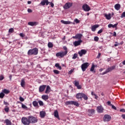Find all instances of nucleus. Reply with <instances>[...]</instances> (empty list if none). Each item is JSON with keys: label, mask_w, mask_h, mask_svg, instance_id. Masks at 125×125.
<instances>
[{"label": "nucleus", "mask_w": 125, "mask_h": 125, "mask_svg": "<svg viewBox=\"0 0 125 125\" xmlns=\"http://www.w3.org/2000/svg\"><path fill=\"white\" fill-rule=\"evenodd\" d=\"M76 97L78 100H82V98H83L85 100H87V99H88L87 96L85 95V94L83 93H77L76 95Z\"/></svg>", "instance_id": "1"}, {"label": "nucleus", "mask_w": 125, "mask_h": 125, "mask_svg": "<svg viewBox=\"0 0 125 125\" xmlns=\"http://www.w3.org/2000/svg\"><path fill=\"white\" fill-rule=\"evenodd\" d=\"M38 53H39V50L37 48L30 49L27 52L28 55H38Z\"/></svg>", "instance_id": "2"}, {"label": "nucleus", "mask_w": 125, "mask_h": 125, "mask_svg": "<svg viewBox=\"0 0 125 125\" xmlns=\"http://www.w3.org/2000/svg\"><path fill=\"white\" fill-rule=\"evenodd\" d=\"M29 124H36L38 123V119L33 116H28Z\"/></svg>", "instance_id": "3"}, {"label": "nucleus", "mask_w": 125, "mask_h": 125, "mask_svg": "<svg viewBox=\"0 0 125 125\" xmlns=\"http://www.w3.org/2000/svg\"><path fill=\"white\" fill-rule=\"evenodd\" d=\"M66 105H74V106H76V107H79L80 106V104L78 102L76 101H67L65 103Z\"/></svg>", "instance_id": "4"}, {"label": "nucleus", "mask_w": 125, "mask_h": 125, "mask_svg": "<svg viewBox=\"0 0 125 125\" xmlns=\"http://www.w3.org/2000/svg\"><path fill=\"white\" fill-rule=\"evenodd\" d=\"M21 123L24 125H30V121H29V118L27 117H22L21 118Z\"/></svg>", "instance_id": "5"}, {"label": "nucleus", "mask_w": 125, "mask_h": 125, "mask_svg": "<svg viewBox=\"0 0 125 125\" xmlns=\"http://www.w3.org/2000/svg\"><path fill=\"white\" fill-rule=\"evenodd\" d=\"M65 55H67V53L66 52H64V51L57 53L56 54V56H57V57H61V58L64 57Z\"/></svg>", "instance_id": "6"}, {"label": "nucleus", "mask_w": 125, "mask_h": 125, "mask_svg": "<svg viewBox=\"0 0 125 125\" xmlns=\"http://www.w3.org/2000/svg\"><path fill=\"white\" fill-rule=\"evenodd\" d=\"M88 66H89V63H88V62H85L82 64L81 65V69L83 72H84L86 69H87Z\"/></svg>", "instance_id": "7"}, {"label": "nucleus", "mask_w": 125, "mask_h": 125, "mask_svg": "<svg viewBox=\"0 0 125 125\" xmlns=\"http://www.w3.org/2000/svg\"><path fill=\"white\" fill-rule=\"evenodd\" d=\"M82 8L83 11H86V12H88V11L90 10V7L86 4H83L82 6Z\"/></svg>", "instance_id": "8"}, {"label": "nucleus", "mask_w": 125, "mask_h": 125, "mask_svg": "<svg viewBox=\"0 0 125 125\" xmlns=\"http://www.w3.org/2000/svg\"><path fill=\"white\" fill-rule=\"evenodd\" d=\"M111 116L108 114L104 115V122H110V121H111Z\"/></svg>", "instance_id": "9"}, {"label": "nucleus", "mask_w": 125, "mask_h": 125, "mask_svg": "<svg viewBox=\"0 0 125 125\" xmlns=\"http://www.w3.org/2000/svg\"><path fill=\"white\" fill-rule=\"evenodd\" d=\"M73 84L74 85L77 87L78 89H82V85H80L79 81L75 80L73 82Z\"/></svg>", "instance_id": "10"}, {"label": "nucleus", "mask_w": 125, "mask_h": 125, "mask_svg": "<svg viewBox=\"0 0 125 125\" xmlns=\"http://www.w3.org/2000/svg\"><path fill=\"white\" fill-rule=\"evenodd\" d=\"M73 5V3L67 2L63 6L64 9H69Z\"/></svg>", "instance_id": "11"}, {"label": "nucleus", "mask_w": 125, "mask_h": 125, "mask_svg": "<svg viewBox=\"0 0 125 125\" xmlns=\"http://www.w3.org/2000/svg\"><path fill=\"white\" fill-rule=\"evenodd\" d=\"M104 110V108H103V106L102 105H100L97 106V111L99 114H101L103 113V111Z\"/></svg>", "instance_id": "12"}, {"label": "nucleus", "mask_w": 125, "mask_h": 125, "mask_svg": "<svg viewBox=\"0 0 125 125\" xmlns=\"http://www.w3.org/2000/svg\"><path fill=\"white\" fill-rule=\"evenodd\" d=\"M47 5L49 4V2L48 0H42L41 3H40V5L43 6L44 5Z\"/></svg>", "instance_id": "13"}, {"label": "nucleus", "mask_w": 125, "mask_h": 125, "mask_svg": "<svg viewBox=\"0 0 125 125\" xmlns=\"http://www.w3.org/2000/svg\"><path fill=\"white\" fill-rule=\"evenodd\" d=\"M86 52L87 51L86 50L82 49L80 51H79L78 54H79L80 57H82L83 55H85V54H86Z\"/></svg>", "instance_id": "14"}, {"label": "nucleus", "mask_w": 125, "mask_h": 125, "mask_svg": "<svg viewBox=\"0 0 125 125\" xmlns=\"http://www.w3.org/2000/svg\"><path fill=\"white\" fill-rule=\"evenodd\" d=\"M61 23L62 24H64V25H69L70 24H73V25H75V22H72L69 21H65L63 20L61 21Z\"/></svg>", "instance_id": "15"}, {"label": "nucleus", "mask_w": 125, "mask_h": 125, "mask_svg": "<svg viewBox=\"0 0 125 125\" xmlns=\"http://www.w3.org/2000/svg\"><path fill=\"white\" fill-rule=\"evenodd\" d=\"M87 112L89 116H92V115H94L95 110L93 109H89Z\"/></svg>", "instance_id": "16"}, {"label": "nucleus", "mask_w": 125, "mask_h": 125, "mask_svg": "<svg viewBox=\"0 0 125 125\" xmlns=\"http://www.w3.org/2000/svg\"><path fill=\"white\" fill-rule=\"evenodd\" d=\"M45 87H46V85H42L40 86L39 92H42V91H44V90L45 89Z\"/></svg>", "instance_id": "17"}, {"label": "nucleus", "mask_w": 125, "mask_h": 125, "mask_svg": "<svg viewBox=\"0 0 125 125\" xmlns=\"http://www.w3.org/2000/svg\"><path fill=\"white\" fill-rule=\"evenodd\" d=\"M83 42V41L78 40L77 41H75L73 42V44L74 46H79V45H81V43Z\"/></svg>", "instance_id": "18"}, {"label": "nucleus", "mask_w": 125, "mask_h": 125, "mask_svg": "<svg viewBox=\"0 0 125 125\" xmlns=\"http://www.w3.org/2000/svg\"><path fill=\"white\" fill-rule=\"evenodd\" d=\"M21 87H25V85H26V82H25V79L22 78L21 82Z\"/></svg>", "instance_id": "19"}, {"label": "nucleus", "mask_w": 125, "mask_h": 125, "mask_svg": "<svg viewBox=\"0 0 125 125\" xmlns=\"http://www.w3.org/2000/svg\"><path fill=\"white\" fill-rule=\"evenodd\" d=\"M82 37H83V34H78L76 35L75 38H76V40H79V41H82Z\"/></svg>", "instance_id": "20"}, {"label": "nucleus", "mask_w": 125, "mask_h": 125, "mask_svg": "<svg viewBox=\"0 0 125 125\" xmlns=\"http://www.w3.org/2000/svg\"><path fill=\"white\" fill-rule=\"evenodd\" d=\"M40 115L41 118H43L44 117H45V115H46V113H45V111H42L40 112Z\"/></svg>", "instance_id": "21"}, {"label": "nucleus", "mask_w": 125, "mask_h": 125, "mask_svg": "<svg viewBox=\"0 0 125 125\" xmlns=\"http://www.w3.org/2000/svg\"><path fill=\"white\" fill-rule=\"evenodd\" d=\"M98 27H99L98 24H95L92 26L91 31H92V32H95L97 28H98Z\"/></svg>", "instance_id": "22"}, {"label": "nucleus", "mask_w": 125, "mask_h": 125, "mask_svg": "<svg viewBox=\"0 0 125 125\" xmlns=\"http://www.w3.org/2000/svg\"><path fill=\"white\" fill-rule=\"evenodd\" d=\"M28 25H29V26H37L38 23L36 21H30L28 23Z\"/></svg>", "instance_id": "23"}, {"label": "nucleus", "mask_w": 125, "mask_h": 125, "mask_svg": "<svg viewBox=\"0 0 125 125\" xmlns=\"http://www.w3.org/2000/svg\"><path fill=\"white\" fill-rule=\"evenodd\" d=\"M32 104L34 107H36V108H39V102H37V101H34L32 102Z\"/></svg>", "instance_id": "24"}, {"label": "nucleus", "mask_w": 125, "mask_h": 125, "mask_svg": "<svg viewBox=\"0 0 125 125\" xmlns=\"http://www.w3.org/2000/svg\"><path fill=\"white\" fill-rule=\"evenodd\" d=\"M117 26H118V23H115L114 25L110 23L108 25V28H117Z\"/></svg>", "instance_id": "25"}, {"label": "nucleus", "mask_w": 125, "mask_h": 125, "mask_svg": "<svg viewBox=\"0 0 125 125\" xmlns=\"http://www.w3.org/2000/svg\"><path fill=\"white\" fill-rule=\"evenodd\" d=\"M54 115L55 118H57V119H59V114L57 110L54 111Z\"/></svg>", "instance_id": "26"}, {"label": "nucleus", "mask_w": 125, "mask_h": 125, "mask_svg": "<svg viewBox=\"0 0 125 125\" xmlns=\"http://www.w3.org/2000/svg\"><path fill=\"white\" fill-rule=\"evenodd\" d=\"M49 92H50V86H49V85H47L46 86V89L45 91V93H46V94H48Z\"/></svg>", "instance_id": "27"}, {"label": "nucleus", "mask_w": 125, "mask_h": 125, "mask_svg": "<svg viewBox=\"0 0 125 125\" xmlns=\"http://www.w3.org/2000/svg\"><path fill=\"white\" fill-rule=\"evenodd\" d=\"M104 16L106 18V19H107V20H110V19H111V14H104Z\"/></svg>", "instance_id": "28"}, {"label": "nucleus", "mask_w": 125, "mask_h": 125, "mask_svg": "<svg viewBox=\"0 0 125 125\" xmlns=\"http://www.w3.org/2000/svg\"><path fill=\"white\" fill-rule=\"evenodd\" d=\"M114 7L116 10H120V9L121 8V4H116Z\"/></svg>", "instance_id": "29"}, {"label": "nucleus", "mask_w": 125, "mask_h": 125, "mask_svg": "<svg viewBox=\"0 0 125 125\" xmlns=\"http://www.w3.org/2000/svg\"><path fill=\"white\" fill-rule=\"evenodd\" d=\"M42 99H43V100H45V101H46V100H47V99H48V98H49V97H48V95H43L42 96Z\"/></svg>", "instance_id": "30"}, {"label": "nucleus", "mask_w": 125, "mask_h": 125, "mask_svg": "<svg viewBox=\"0 0 125 125\" xmlns=\"http://www.w3.org/2000/svg\"><path fill=\"white\" fill-rule=\"evenodd\" d=\"M5 122L6 123V125H12V124L11 123V122L9 121V120L8 119H6Z\"/></svg>", "instance_id": "31"}, {"label": "nucleus", "mask_w": 125, "mask_h": 125, "mask_svg": "<svg viewBox=\"0 0 125 125\" xmlns=\"http://www.w3.org/2000/svg\"><path fill=\"white\" fill-rule=\"evenodd\" d=\"M2 92H3L4 93H5V94H8L9 93H10V91H9V90H7L6 89H4L2 90Z\"/></svg>", "instance_id": "32"}, {"label": "nucleus", "mask_w": 125, "mask_h": 125, "mask_svg": "<svg viewBox=\"0 0 125 125\" xmlns=\"http://www.w3.org/2000/svg\"><path fill=\"white\" fill-rule=\"evenodd\" d=\"M55 66V67H56V68H57V69H59V70H62V67H61V66H60V64H59V63H56Z\"/></svg>", "instance_id": "33"}, {"label": "nucleus", "mask_w": 125, "mask_h": 125, "mask_svg": "<svg viewBox=\"0 0 125 125\" xmlns=\"http://www.w3.org/2000/svg\"><path fill=\"white\" fill-rule=\"evenodd\" d=\"M94 68H95V65L93 64L90 69L91 72H93V73H95V70H94Z\"/></svg>", "instance_id": "34"}, {"label": "nucleus", "mask_w": 125, "mask_h": 125, "mask_svg": "<svg viewBox=\"0 0 125 125\" xmlns=\"http://www.w3.org/2000/svg\"><path fill=\"white\" fill-rule=\"evenodd\" d=\"M48 47L49 48H52V47H53V44H52L51 42H49L48 43Z\"/></svg>", "instance_id": "35"}, {"label": "nucleus", "mask_w": 125, "mask_h": 125, "mask_svg": "<svg viewBox=\"0 0 125 125\" xmlns=\"http://www.w3.org/2000/svg\"><path fill=\"white\" fill-rule=\"evenodd\" d=\"M62 48L64 50H65L64 51H63V52H66V54H67V53H68V49L67 48V47L66 46H64L62 47Z\"/></svg>", "instance_id": "36"}, {"label": "nucleus", "mask_w": 125, "mask_h": 125, "mask_svg": "<svg viewBox=\"0 0 125 125\" xmlns=\"http://www.w3.org/2000/svg\"><path fill=\"white\" fill-rule=\"evenodd\" d=\"M53 72L54 73V74H56V75H58L60 74V71L57 70H54Z\"/></svg>", "instance_id": "37"}, {"label": "nucleus", "mask_w": 125, "mask_h": 125, "mask_svg": "<svg viewBox=\"0 0 125 125\" xmlns=\"http://www.w3.org/2000/svg\"><path fill=\"white\" fill-rule=\"evenodd\" d=\"M38 103L39 104L40 106H43V102L42 101H39Z\"/></svg>", "instance_id": "38"}, {"label": "nucleus", "mask_w": 125, "mask_h": 125, "mask_svg": "<svg viewBox=\"0 0 125 125\" xmlns=\"http://www.w3.org/2000/svg\"><path fill=\"white\" fill-rule=\"evenodd\" d=\"M74 22H75L76 24H79L80 21L78 20V19H75L74 21Z\"/></svg>", "instance_id": "39"}, {"label": "nucleus", "mask_w": 125, "mask_h": 125, "mask_svg": "<svg viewBox=\"0 0 125 125\" xmlns=\"http://www.w3.org/2000/svg\"><path fill=\"white\" fill-rule=\"evenodd\" d=\"M5 96V94L2 91V92L0 93V98H3Z\"/></svg>", "instance_id": "40"}, {"label": "nucleus", "mask_w": 125, "mask_h": 125, "mask_svg": "<svg viewBox=\"0 0 125 125\" xmlns=\"http://www.w3.org/2000/svg\"><path fill=\"white\" fill-rule=\"evenodd\" d=\"M21 108H22V109H28V107L23 104H21Z\"/></svg>", "instance_id": "41"}, {"label": "nucleus", "mask_w": 125, "mask_h": 125, "mask_svg": "<svg viewBox=\"0 0 125 125\" xmlns=\"http://www.w3.org/2000/svg\"><path fill=\"white\" fill-rule=\"evenodd\" d=\"M4 111L6 112V113H8L9 111V107L6 106L4 108Z\"/></svg>", "instance_id": "42"}, {"label": "nucleus", "mask_w": 125, "mask_h": 125, "mask_svg": "<svg viewBox=\"0 0 125 125\" xmlns=\"http://www.w3.org/2000/svg\"><path fill=\"white\" fill-rule=\"evenodd\" d=\"M75 70V69H71L69 72H68V74L69 75H72V73H73L74 72V70Z\"/></svg>", "instance_id": "43"}, {"label": "nucleus", "mask_w": 125, "mask_h": 125, "mask_svg": "<svg viewBox=\"0 0 125 125\" xmlns=\"http://www.w3.org/2000/svg\"><path fill=\"white\" fill-rule=\"evenodd\" d=\"M94 40L95 42H98V41H99V38H98V37H97V36L95 37L94 38Z\"/></svg>", "instance_id": "44"}, {"label": "nucleus", "mask_w": 125, "mask_h": 125, "mask_svg": "<svg viewBox=\"0 0 125 125\" xmlns=\"http://www.w3.org/2000/svg\"><path fill=\"white\" fill-rule=\"evenodd\" d=\"M121 18H124V17L125 18V12H124L120 16Z\"/></svg>", "instance_id": "45"}, {"label": "nucleus", "mask_w": 125, "mask_h": 125, "mask_svg": "<svg viewBox=\"0 0 125 125\" xmlns=\"http://www.w3.org/2000/svg\"><path fill=\"white\" fill-rule=\"evenodd\" d=\"M77 57H78V54H74L72 57V59H76V58H77Z\"/></svg>", "instance_id": "46"}, {"label": "nucleus", "mask_w": 125, "mask_h": 125, "mask_svg": "<svg viewBox=\"0 0 125 125\" xmlns=\"http://www.w3.org/2000/svg\"><path fill=\"white\" fill-rule=\"evenodd\" d=\"M14 32V29L13 28H10L9 29V33H13Z\"/></svg>", "instance_id": "47"}, {"label": "nucleus", "mask_w": 125, "mask_h": 125, "mask_svg": "<svg viewBox=\"0 0 125 125\" xmlns=\"http://www.w3.org/2000/svg\"><path fill=\"white\" fill-rule=\"evenodd\" d=\"M106 104L107 105H108V106H112L113 104H111V102L110 101H108L107 103H106Z\"/></svg>", "instance_id": "48"}, {"label": "nucleus", "mask_w": 125, "mask_h": 125, "mask_svg": "<svg viewBox=\"0 0 125 125\" xmlns=\"http://www.w3.org/2000/svg\"><path fill=\"white\" fill-rule=\"evenodd\" d=\"M106 70L107 73H109V72H111V71H112V69H111V67H109Z\"/></svg>", "instance_id": "49"}, {"label": "nucleus", "mask_w": 125, "mask_h": 125, "mask_svg": "<svg viewBox=\"0 0 125 125\" xmlns=\"http://www.w3.org/2000/svg\"><path fill=\"white\" fill-rule=\"evenodd\" d=\"M110 68L111 69V71H113V70H115V69H116V66H111Z\"/></svg>", "instance_id": "50"}, {"label": "nucleus", "mask_w": 125, "mask_h": 125, "mask_svg": "<svg viewBox=\"0 0 125 125\" xmlns=\"http://www.w3.org/2000/svg\"><path fill=\"white\" fill-rule=\"evenodd\" d=\"M20 101H21V102H23V101H24V98H23V97H20Z\"/></svg>", "instance_id": "51"}, {"label": "nucleus", "mask_w": 125, "mask_h": 125, "mask_svg": "<svg viewBox=\"0 0 125 125\" xmlns=\"http://www.w3.org/2000/svg\"><path fill=\"white\" fill-rule=\"evenodd\" d=\"M20 37H21V38H24V37H25V35H24V34L22 33H20Z\"/></svg>", "instance_id": "52"}, {"label": "nucleus", "mask_w": 125, "mask_h": 125, "mask_svg": "<svg viewBox=\"0 0 125 125\" xmlns=\"http://www.w3.org/2000/svg\"><path fill=\"white\" fill-rule=\"evenodd\" d=\"M103 32V29H101L100 30L98 31V34H101Z\"/></svg>", "instance_id": "53"}, {"label": "nucleus", "mask_w": 125, "mask_h": 125, "mask_svg": "<svg viewBox=\"0 0 125 125\" xmlns=\"http://www.w3.org/2000/svg\"><path fill=\"white\" fill-rule=\"evenodd\" d=\"M49 3H50V6L51 7H54V4L53 3L49 2Z\"/></svg>", "instance_id": "54"}, {"label": "nucleus", "mask_w": 125, "mask_h": 125, "mask_svg": "<svg viewBox=\"0 0 125 125\" xmlns=\"http://www.w3.org/2000/svg\"><path fill=\"white\" fill-rule=\"evenodd\" d=\"M120 111V112H122L123 113H125V108L121 109Z\"/></svg>", "instance_id": "55"}, {"label": "nucleus", "mask_w": 125, "mask_h": 125, "mask_svg": "<svg viewBox=\"0 0 125 125\" xmlns=\"http://www.w3.org/2000/svg\"><path fill=\"white\" fill-rule=\"evenodd\" d=\"M111 106H112V109H114V110H117V107H116V106H115V105L112 104L111 105Z\"/></svg>", "instance_id": "56"}, {"label": "nucleus", "mask_w": 125, "mask_h": 125, "mask_svg": "<svg viewBox=\"0 0 125 125\" xmlns=\"http://www.w3.org/2000/svg\"><path fill=\"white\" fill-rule=\"evenodd\" d=\"M107 73H108V72L107 71V70H105V71L103 73H102V75H106V74H107Z\"/></svg>", "instance_id": "57"}, {"label": "nucleus", "mask_w": 125, "mask_h": 125, "mask_svg": "<svg viewBox=\"0 0 125 125\" xmlns=\"http://www.w3.org/2000/svg\"><path fill=\"white\" fill-rule=\"evenodd\" d=\"M4 79V77H3V75H0V81H2Z\"/></svg>", "instance_id": "58"}, {"label": "nucleus", "mask_w": 125, "mask_h": 125, "mask_svg": "<svg viewBox=\"0 0 125 125\" xmlns=\"http://www.w3.org/2000/svg\"><path fill=\"white\" fill-rule=\"evenodd\" d=\"M101 56V53H98V56H97V58H100V56Z\"/></svg>", "instance_id": "59"}, {"label": "nucleus", "mask_w": 125, "mask_h": 125, "mask_svg": "<svg viewBox=\"0 0 125 125\" xmlns=\"http://www.w3.org/2000/svg\"><path fill=\"white\" fill-rule=\"evenodd\" d=\"M113 37H117V33H116V32L114 31L113 32Z\"/></svg>", "instance_id": "60"}, {"label": "nucleus", "mask_w": 125, "mask_h": 125, "mask_svg": "<svg viewBox=\"0 0 125 125\" xmlns=\"http://www.w3.org/2000/svg\"><path fill=\"white\" fill-rule=\"evenodd\" d=\"M121 117H122V118H123V119H124V120L125 119V114H122L121 115Z\"/></svg>", "instance_id": "61"}, {"label": "nucleus", "mask_w": 125, "mask_h": 125, "mask_svg": "<svg viewBox=\"0 0 125 125\" xmlns=\"http://www.w3.org/2000/svg\"><path fill=\"white\" fill-rule=\"evenodd\" d=\"M27 11L28 12L30 13L31 12H32V10L31 9H28Z\"/></svg>", "instance_id": "62"}, {"label": "nucleus", "mask_w": 125, "mask_h": 125, "mask_svg": "<svg viewBox=\"0 0 125 125\" xmlns=\"http://www.w3.org/2000/svg\"><path fill=\"white\" fill-rule=\"evenodd\" d=\"M112 59V58H108L107 59V62H109V61H111V59Z\"/></svg>", "instance_id": "63"}, {"label": "nucleus", "mask_w": 125, "mask_h": 125, "mask_svg": "<svg viewBox=\"0 0 125 125\" xmlns=\"http://www.w3.org/2000/svg\"><path fill=\"white\" fill-rule=\"evenodd\" d=\"M95 99H97L98 98V96L96 94L95 95Z\"/></svg>", "instance_id": "64"}]
</instances>
